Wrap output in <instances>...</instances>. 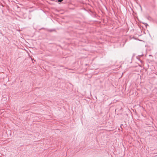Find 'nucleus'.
Listing matches in <instances>:
<instances>
[{
	"instance_id": "1",
	"label": "nucleus",
	"mask_w": 157,
	"mask_h": 157,
	"mask_svg": "<svg viewBox=\"0 0 157 157\" xmlns=\"http://www.w3.org/2000/svg\"><path fill=\"white\" fill-rule=\"evenodd\" d=\"M55 30L54 29H49L48 30V31L50 32H52L53 31H55Z\"/></svg>"
},
{
	"instance_id": "3",
	"label": "nucleus",
	"mask_w": 157,
	"mask_h": 157,
	"mask_svg": "<svg viewBox=\"0 0 157 157\" xmlns=\"http://www.w3.org/2000/svg\"><path fill=\"white\" fill-rule=\"evenodd\" d=\"M141 63H142V62H143V61H142V60H141Z\"/></svg>"
},
{
	"instance_id": "2",
	"label": "nucleus",
	"mask_w": 157,
	"mask_h": 157,
	"mask_svg": "<svg viewBox=\"0 0 157 157\" xmlns=\"http://www.w3.org/2000/svg\"><path fill=\"white\" fill-rule=\"evenodd\" d=\"M63 0H58V1L59 2H61L62 1H63Z\"/></svg>"
}]
</instances>
